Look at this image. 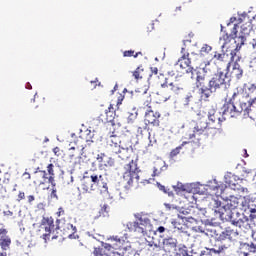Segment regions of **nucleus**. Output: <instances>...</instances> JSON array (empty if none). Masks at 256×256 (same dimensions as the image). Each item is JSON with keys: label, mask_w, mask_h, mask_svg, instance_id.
I'll return each instance as SVG.
<instances>
[{"label": "nucleus", "mask_w": 256, "mask_h": 256, "mask_svg": "<svg viewBox=\"0 0 256 256\" xmlns=\"http://www.w3.org/2000/svg\"><path fill=\"white\" fill-rule=\"evenodd\" d=\"M107 139V146L111 153L118 155L119 159L122 161H127L124 165L123 179L128 187H133L135 183L139 185V166H137V159L133 155V151L129 150V145L125 142L127 139L125 136H118L115 131L112 132Z\"/></svg>", "instance_id": "f257e3e1"}, {"label": "nucleus", "mask_w": 256, "mask_h": 256, "mask_svg": "<svg viewBox=\"0 0 256 256\" xmlns=\"http://www.w3.org/2000/svg\"><path fill=\"white\" fill-rule=\"evenodd\" d=\"M250 203V196H230V198L224 200L223 203H221V201H215L216 208L214 213H216V215H220L221 213H227V211H235V209H240V211H247V209H249Z\"/></svg>", "instance_id": "f03ea898"}, {"label": "nucleus", "mask_w": 256, "mask_h": 256, "mask_svg": "<svg viewBox=\"0 0 256 256\" xmlns=\"http://www.w3.org/2000/svg\"><path fill=\"white\" fill-rule=\"evenodd\" d=\"M141 95L140 102L144 105L143 109L145 110L144 123L148 127H161V112L153 111L151 106V95L147 93V89L139 91Z\"/></svg>", "instance_id": "7ed1b4c3"}, {"label": "nucleus", "mask_w": 256, "mask_h": 256, "mask_svg": "<svg viewBox=\"0 0 256 256\" xmlns=\"http://www.w3.org/2000/svg\"><path fill=\"white\" fill-rule=\"evenodd\" d=\"M205 118H195L194 121H196V125L193 129V131H190L186 134V139H195L197 135H203L205 133L207 137H210L211 139H215L216 137H219L221 135V129L217 127L211 126L207 121H203Z\"/></svg>", "instance_id": "20e7f679"}, {"label": "nucleus", "mask_w": 256, "mask_h": 256, "mask_svg": "<svg viewBox=\"0 0 256 256\" xmlns=\"http://www.w3.org/2000/svg\"><path fill=\"white\" fill-rule=\"evenodd\" d=\"M108 251H116L118 255H125V251L131 249V243L129 242V234L127 232L119 233L116 236H112L109 239V243H103L102 245Z\"/></svg>", "instance_id": "39448f33"}, {"label": "nucleus", "mask_w": 256, "mask_h": 256, "mask_svg": "<svg viewBox=\"0 0 256 256\" xmlns=\"http://www.w3.org/2000/svg\"><path fill=\"white\" fill-rule=\"evenodd\" d=\"M59 225H55V219L51 216H44L40 222L39 233L45 243L51 239V235L58 231Z\"/></svg>", "instance_id": "423d86ee"}, {"label": "nucleus", "mask_w": 256, "mask_h": 256, "mask_svg": "<svg viewBox=\"0 0 256 256\" xmlns=\"http://www.w3.org/2000/svg\"><path fill=\"white\" fill-rule=\"evenodd\" d=\"M101 185L105 187V184H103V176L91 174L90 176L83 177L80 189L83 193H91V191L99 189Z\"/></svg>", "instance_id": "0eeeda50"}, {"label": "nucleus", "mask_w": 256, "mask_h": 256, "mask_svg": "<svg viewBox=\"0 0 256 256\" xmlns=\"http://www.w3.org/2000/svg\"><path fill=\"white\" fill-rule=\"evenodd\" d=\"M218 217L221 219V221H230L232 225L240 228L245 227V223L249 221L247 217L241 215V213H235L233 211L220 212V214H218Z\"/></svg>", "instance_id": "6e6552de"}, {"label": "nucleus", "mask_w": 256, "mask_h": 256, "mask_svg": "<svg viewBox=\"0 0 256 256\" xmlns=\"http://www.w3.org/2000/svg\"><path fill=\"white\" fill-rule=\"evenodd\" d=\"M186 73L190 74L191 79H195V85L197 89L207 87V71H205V68L189 67L186 70Z\"/></svg>", "instance_id": "1a4fd4ad"}, {"label": "nucleus", "mask_w": 256, "mask_h": 256, "mask_svg": "<svg viewBox=\"0 0 256 256\" xmlns=\"http://www.w3.org/2000/svg\"><path fill=\"white\" fill-rule=\"evenodd\" d=\"M208 86H210L211 93H216L219 89L227 87V73L219 69L208 82Z\"/></svg>", "instance_id": "9d476101"}, {"label": "nucleus", "mask_w": 256, "mask_h": 256, "mask_svg": "<svg viewBox=\"0 0 256 256\" xmlns=\"http://www.w3.org/2000/svg\"><path fill=\"white\" fill-rule=\"evenodd\" d=\"M235 97H237V93H234L232 97L227 96L225 98V102L221 108L223 115H228L233 118L239 117V108H237V104L233 102L235 101Z\"/></svg>", "instance_id": "9b49d317"}, {"label": "nucleus", "mask_w": 256, "mask_h": 256, "mask_svg": "<svg viewBox=\"0 0 256 256\" xmlns=\"http://www.w3.org/2000/svg\"><path fill=\"white\" fill-rule=\"evenodd\" d=\"M253 103H256V97L246 101L240 100L239 103H236V109H239V115L243 113L244 117H249V112L251 111Z\"/></svg>", "instance_id": "f8f14e48"}, {"label": "nucleus", "mask_w": 256, "mask_h": 256, "mask_svg": "<svg viewBox=\"0 0 256 256\" xmlns=\"http://www.w3.org/2000/svg\"><path fill=\"white\" fill-rule=\"evenodd\" d=\"M185 87V79L183 77H176L175 80L168 84V89L173 95H179Z\"/></svg>", "instance_id": "ddd939ff"}, {"label": "nucleus", "mask_w": 256, "mask_h": 256, "mask_svg": "<svg viewBox=\"0 0 256 256\" xmlns=\"http://www.w3.org/2000/svg\"><path fill=\"white\" fill-rule=\"evenodd\" d=\"M105 123H107V127H115V123H113V119H115V107L113 104H110L108 109L105 110L104 115L101 114L99 119H104Z\"/></svg>", "instance_id": "4468645a"}, {"label": "nucleus", "mask_w": 256, "mask_h": 256, "mask_svg": "<svg viewBox=\"0 0 256 256\" xmlns=\"http://www.w3.org/2000/svg\"><path fill=\"white\" fill-rule=\"evenodd\" d=\"M236 37H237V24L234 25L231 34L225 33L220 37L219 41L222 45V48L225 49L227 44L231 43V41H233V39H235Z\"/></svg>", "instance_id": "2eb2a0df"}, {"label": "nucleus", "mask_w": 256, "mask_h": 256, "mask_svg": "<svg viewBox=\"0 0 256 256\" xmlns=\"http://www.w3.org/2000/svg\"><path fill=\"white\" fill-rule=\"evenodd\" d=\"M182 56L178 59V65L181 67V69H189L191 66V58H189V52L185 51V48L181 49Z\"/></svg>", "instance_id": "dca6fc26"}, {"label": "nucleus", "mask_w": 256, "mask_h": 256, "mask_svg": "<svg viewBox=\"0 0 256 256\" xmlns=\"http://www.w3.org/2000/svg\"><path fill=\"white\" fill-rule=\"evenodd\" d=\"M237 235H239V233L237 232V230H233L231 227H227L225 229V231H223L219 236H218V241H225V239H230V241H232V239H235V237H237Z\"/></svg>", "instance_id": "f3484780"}, {"label": "nucleus", "mask_w": 256, "mask_h": 256, "mask_svg": "<svg viewBox=\"0 0 256 256\" xmlns=\"http://www.w3.org/2000/svg\"><path fill=\"white\" fill-rule=\"evenodd\" d=\"M47 181V172L45 170H40L39 168L34 172V185H45Z\"/></svg>", "instance_id": "a211bd4d"}, {"label": "nucleus", "mask_w": 256, "mask_h": 256, "mask_svg": "<svg viewBox=\"0 0 256 256\" xmlns=\"http://www.w3.org/2000/svg\"><path fill=\"white\" fill-rule=\"evenodd\" d=\"M235 43H236V49L231 51L230 55H231V61H235V57H237V51H239V49H241V47H243V45H245V41H247V38H245L244 35H240V36H236L235 37Z\"/></svg>", "instance_id": "6ab92c4d"}, {"label": "nucleus", "mask_w": 256, "mask_h": 256, "mask_svg": "<svg viewBox=\"0 0 256 256\" xmlns=\"http://www.w3.org/2000/svg\"><path fill=\"white\" fill-rule=\"evenodd\" d=\"M97 161L101 163V165H104V167H113V165H115V160L109 158L104 153L98 154Z\"/></svg>", "instance_id": "aec40b11"}, {"label": "nucleus", "mask_w": 256, "mask_h": 256, "mask_svg": "<svg viewBox=\"0 0 256 256\" xmlns=\"http://www.w3.org/2000/svg\"><path fill=\"white\" fill-rule=\"evenodd\" d=\"M236 57L237 58L234 59L235 63L231 71V76L235 79H241L243 77V69H241V66L237 63V61H239V56Z\"/></svg>", "instance_id": "412c9836"}, {"label": "nucleus", "mask_w": 256, "mask_h": 256, "mask_svg": "<svg viewBox=\"0 0 256 256\" xmlns=\"http://www.w3.org/2000/svg\"><path fill=\"white\" fill-rule=\"evenodd\" d=\"M126 227H127L128 231H131L134 233H143L145 231L143 226H141V224H139V222H137V221L128 222L126 224Z\"/></svg>", "instance_id": "4be33fe9"}, {"label": "nucleus", "mask_w": 256, "mask_h": 256, "mask_svg": "<svg viewBox=\"0 0 256 256\" xmlns=\"http://www.w3.org/2000/svg\"><path fill=\"white\" fill-rule=\"evenodd\" d=\"M165 169H167V166H165V162L163 161L156 162L153 167L152 177H159V175H161V173H163Z\"/></svg>", "instance_id": "5701e85b"}, {"label": "nucleus", "mask_w": 256, "mask_h": 256, "mask_svg": "<svg viewBox=\"0 0 256 256\" xmlns=\"http://www.w3.org/2000/svg\"><path fill=\"white\" fill-rule=\"evenodd\" d=\"M94 256H115V252L108 251L105 246L94 248L93 251Z\"/></svg>", "instance_id": "b1692460"}, {"label": "nucleus", "mask_w": 256, "mask_h": 256, "mask_svg": "<svg viewBox=\"0 0 256 256\" xmlns=\"http://www.w3.org/2000/svg\"><path fill=\"white\" fill-rule=\"evenodd\" d=\"M200 99L201 101H209V97H211V86H206L204 88H199Z\"/></svg>", "instance_id": "393cba45"}, {"label": "nucleus", "mask_w": 256, "mask_h": 256, "mask_svg": "<svg viewBox=\"0 0 256 256\" xmlns=\"http://www.w3.org/2000/svg\"><path fill=\"white\" fill-rule=\"evenodd\" d=\"M132 77H134L135 81H140L145 78V69L143 66H138L135 71H132Z\"/></svg>", "instance_id": "a878e982"}, {"label": "nucleus", "mask_w": 256, "mask_h": 256, "mask_svg": "<svg viewBox=\"0 0 256 256\" xmlns=\"http://www.w3.org/2000/svg\"><path fill=\"white\" fill-rule=\"evenodd\" d=\"M196 219H200V221H203V219H207V210L205 208H196L194 210Z\"/></svg>", "instance_id": "bb28decb"}, {"label": "nucleus", "mask_w": 256, "mask_h": 256, "mask_svg": "<svg viewBox=\"0 0 256 256\" xmlns=\"http://www.w3.org/2000/svg\"><path fill=\"white\" fill-rule=\"evenodd\" d=\"M190 142L189 141H184L182 142V144L178 147H176L175 149H173L171 152H170V157L173 158V157H177L179 155V153H181V150L183 149V147H185V145L189 144Z\"/></svg>", "instance_id": "cd10ccee"}, {"label": "nucleus", "mask_w": 256, "mask_h": 256, "mask_svg": "<svg viewBox=\"0 0 256 256\" xmlns=\"http://www.w3.org/2000/svg\"><path fill=\"white\" fill-rule=\"evenodd\" d=\"M149 131H153L150 126L145 125L144 127H138L137 128V136L138 137H145Z\"/></svg>", "instance_id": "c85d7f7f"}, {"label": "nucleus", "mask_w": 256, "mask_h": 256, "mask_svg": "<svg viewBox=\"0 0 256 256\" xmlns=\"http://www.w3.org/2000/svg\"><path fill=\"white\" fill-rule=\"evenodd\" d=\"M9 185V178H5L4 176L0 177V191L3 193H7V186Z\"/></svg>", "instance_id": "c756f323"}, {"label": "nucleus", "mask_w": 256, "mask_h": 256, "mask_svg": "<svg viewBox=\"0 0 256 256\" xmlns=\"http://www.w3.org/2000/svg\"><path fill=\"white\" fill-rule=\"evenodd\" d=\"M208 119L211 121V123H215L218 121L220 123L221 118L217 115V112L215 110H211L208 112Z\"/></svg>", "instance_id": "7c9ffc66"}, {"label": "nucleus", "mask_w": 256, "mask_h": 256, "mask_svg": "<svg viewBox=\"0 0 256 256\" xmlns=\"http://www.w3.org/2000/svg\"><path fill=\"white\" fill-rule=\"evenodd\" d=\"M9 245H11V238H9L7 236H1L0 237V246L2 247V249H7V247H9Z\"/></svg>", "instance_id": "2f4dec72"}, {"label": "nucleus", "mask_w": 256, "mask_h": 256, "mask_svg": "<svg viewBox=\"0 0 256 256\" xmlns=\"http://www.w3.org/2000/svg\"><path fill=\"white\" fill-rule=\"evenodd\" d=\"M164 245H166V247H170L171 249H175V247H177V239L175 238H166L164 239Z\"/></svg>", "instance_id": "473e14b6"}, {"label": "nucleus", "mask_w": 256, "mask_h": 256, "mask_svg": "<svg viewBox=\"0 0 256 256\" xmlns=\"http://www.w3.org/2000/svg\"><path fill=\"white\" fill-rule=\"evenodd\" d=\"M139 55H143L141 52H136L134 50H126L123 52V57H134V59H137Z\"/></svg>", "instance_id": "72a5a7b5"}, {"label": "nucleus", "mask_w": 256, "mask_h": 256, "mask_svg": "<svg viewBox=\"0 0 256 256\" xmlns=\"http://www.w3.org/2000/svg\"><path fill=\"white\" fill-rule=\"evenodd\" d=\"M157 187H158L159 191H163L166 195H168V197H174L173 191H171V189L163 186L160 183H157Z\"/></svg>", "instance_id": "f704fd0d"}, {"label": "nucleus", "mask_w": 256, "mask_h": 256, "mask_svg": "<svg viewBox=\"0 0 256 256\" xmlns=\"http://www.w3.org/2000/svg\"><path fill=\"white\" fill-rule=\"evenodd\" d=\"M152 249V255L153 256H161V251H163V249H161V246L154 244L150 246Z\"/></svg>", "instance_id": "c9c22d12"}, {"label": "nucleus", "mask_w": 256, "mask_h": 256, "mask_svg": "<svg viewBox=\"0 0 256 256\" xmlns=\"http://www.w3.org/2000/svg\"><path fill=\"white\" fill-rule=\"evenodd\" d=\"M227 247L225 245L215 246V248L210 249V253H223Z\"/></svg>", "instance_id": "e433bc0d"}, {"label": "nucleus", "mask_w": 256, "mask_h": 256, "mask_svg": "<svg viewBox=\"0 0 256 256\" xmlns=\"http://www.w3.org/2000/svg\"><path fill=\"white\" fill-rule=\"evenodd\" d=\"M212 50H213V48H212L210 45L204 44V45L202 46L201 50H200V53H201L202 55H205V54H207V53H211Z\"/></svg>", "instance_id": "4c0bfd02"}, {"label": "nucleus", "mask_w": 256, "mask_h": 256, "mask_svg": "<svg viewBox=\"0 0 256 256\" xmlns=\"http://www.w3.org/2000/svg\"><path fill=\"white\" fill-rule=\"evenodd\" d=\"M3 215L6 217V219H15V213H13L11 210L3 211Z\"/></svg>", "instance_id": "58836bf2"}, {"label": "nucleus", "mask_w": 256, "mask_h": 256, "mask_svg": "<svg viewBox=\"0 0 256 256\" xmlns=\"http://www.w3.org/2000/svg\"><path fill=\"white\" fill-rule=\"evenodd\" d=\"M175 256H190L189 252L185 248H179Z\"/></svg>", "instance_id": "ea45409f"}, {"label": "nucleus", "mask_w": 256, "mask_h": 256, "mask_svg": "<svg viewBox=\"0 0 256 256\" xmlns=\"http://www.w3.org/2000/svg\"><path fill=\"white\" fill-rule=\"evenodd\" d=\"M213 59H216V61H223V59H225V53L215 52Z\"/></svg>", "instance_id": "a19ab883"}, {"label": "nucleus", "mask_w": 256, "mask_h": 256, "mask_svg": "<svg viewBox=\"0 0 256 256\" xmlns=\"http://www.w3.org/2000/svg\"><path fill=\"white\" fill-rule=\"evenodd\" d=\"M174 191H176V193H181L183 191H185V185L183 184H177L176 186H173Z\"/></svg>", "instance_id": "79ce46f5"}, {"label": "nucleus", "mask_w": 256, "mask_h": 256, "mask_svg": "<svg viewBox=\"0 0 256 256\" xmlns=\"http://www.w3.org/2000/svg\"><path fill=\"white\" fill-rule=\"evenodd\" d=\"M77 148H75V147H71L70 149H69V158L70 159H76L77 158V153H75V152H73V151H75Z\"/></svg>", "instance_id": "37998d69"}, {"label": "nucleus", "mask_w": 256, "mask_h": 256, "mask_svg": "<svg viewBox=\"0 0 256 256\" xmlns=\"http://www.w3.org/2000/svg\"><path fill=\"white\" fill-rule=\"evenodd\" d=\"M25 200V192L19 191L16 201L18 203H21V201Z\"/></svg>", "instance_id": "c03bdc74"}, {"label": "nucleus", "mask_w": 256, "mask_h": 256, "mask_svg": "<svg viewBox=\"0 0 256 256\" xmlns=\"http://www.w3.org/2000/svg\"><path fill=\"white\" fill-rule=\"evenodd\" d=\"M100 213H102V215H105V213H109V205L104 204L100 210Z\"/></svg>", "instance_id": "a18cd8bd"}, {"label": "nucleus", "mask_w": 256, "mask_h": 256, "mask_svg": "<svg viewBox=\"0 0 256 256\" xmlns=\"http://www.w3.org/2000/svg\"><path fill=\"white\" fill-rule=\"evenodd\" d=\"M54 165L53 164H49L48 166H47V171H48V173H49V175H55V172H54Z\"/></svg>", "instance_id": "49530a36"}, {"label": "nucleus", "mask_w": 256, "mask_h": 256, "mask_svg": "<svg viewBox=\"0 0 256 256\" xmlns=\"http://www.w3.org/2000/svg\"><path fill=\"white\" fill-rule=\"evenodd\" d=\"M22 179H23L24 181H29V180H31V174H30L29 172H24V173L22 174Z\"/></svg>", "instance_id": "de8ad7c7"}, {"label": "nucleus", "mask_w": 256, "mask_h": 256, "mask_svg": "<svg viewBox=\"0 0 256 256\" xmlns=\"http://www.w3.org/2000/svg\"><path fill=\"white\" fill-rule=\"evenodd\" d=\"M50 196L52 199H57V188H55V186H52V191Z\"/></svg>", "instance_id": "09e8293b"}, {"label": "nucleus", "mask_w": 256, "mask_h": 256, "mask_svg": "<svg viewBox=\"0 0 256 256\" xmlns=\"http://www.w3.org/2000/svg\"><path fill=\"white\" fill-rule=\"evenodd\" d=\"M191 99H193V96H186L183 99V105H189V103H191Z\"/></svg>", "instance_id": "8fccbe9b"}, {"label": "nucleus", "mask_w": 256, "mask_h": 256, "mask_svg": "<svg viewBox=\"0 0 256 256\" xmlns=\"http://www.w3.org/2000/svg\"><path fill=\"white\" fill-rule=\"evenodd\" d=\"M48 179V182L51 183L52 187H55V175H50Z\"/></svg>", "instance_id": "3c124183"}, {"label": "nucleus", "mask_w": 256, "mask_h": 256, "mask_svg": "<svg viewBox=\"0 0 256 256\" xmlns=\"http://www.w3.org/2000/svg\"><path fill=\"white\" fill-rule=\"evenodd\" d=\"M53 153H54V155H56V157H60V155H61V149H60L59 147H55V148L53 149Z\"/></svg>", "instance_id": "603ef678"}, {"label": "nucleus", "mask_w": 256, "mask_h": 256, "mask_svg": "<svg viewBox=\"0 0 256 256\" xmlns=\"http://www.w3.org/2000/svg\"><path fill=\"white\" fill-rule=\"evenodd\" d=\"M57 217H61L62 215H65V210L63 207H60L56 213Z\"/></svg>", "instance_id": "864d4df0"}, {"label": "nucleus", "mask_w": 256, "mask_h": 256, "mask_svg": "<svg viewBox=\"0 0 256 256\" xmlns=\"http://www.w3.org/2000/svg\"><path fill=\"white\" fill-rule=\"evenodd\" d=\"M150 71L152 75H158L159 74V69L157 67H151Z\"/></svg>", "instance_id": "5fc2aeb1"}, {"label": "nucleus", "mask_w": 256, "mask_h": 256, "mask_svg": "<svg viewBox=\"0 0 256 256\" xmlns=\"http://www.w3.org/2000/svg\"><path fill=\"white\" fill-rule=\"evenodd\" d=\"M91 85H92V89H95V87H97L98 83H99V79H95L93 81L90 82Z\"/></svg>", "instance_id": "6e6d98bb"}, {"label": "nucleus", "mask_w": 256, "mask_h": 256, "mask_svg": "<svg viewBox=\"0 0 256 256\" xmlns=\"http://www.w3.org/2000/svg\"><path fill=\"white\" fill-rule=\"evenodd\" d=\"M250 213H251V214H250V219H252V220H253V219H256V215H255V214H256V210H255V209H251V210H250Z\"/></svg>", "instance_id": "4d7b16f0"}, {"label": "nucleus", "mask_w": 256, "mask_h": 256, "mask_svg": "<svg viewBox=\"0 0 256 256\" xmlns=\"http://www.w3.org/2000/svg\"><path fill=\"white\" fill-rule=\"evenodd\" d=\"M138 221L140 227L145 226V224L147 223V221L141 217L138 219Z\"/></svg>", "instance_id": "13d9d810"}, {"label": "nucleus", "mask_w": 256, "mask_h": 256, "mask_svg": "<svg viewBox=\"0 0 256 256\" xmlns=\"http://www.w3.org/2000/svg\"><path fill=\"white\" fill-rule=\"evenodd\" d=\"M28 203L31 205L33 201H35V196L29 195L27 196Z\"/></svg>", "instance_id": "bf43d9fd"}, {"label": "nucleus", "mask_w": 256, "mask_h": 256, "mask_svg": "<svg viewBox=\"0 0 256 256\" xmlns=\"http://www.w3.org/2000/svg\"><path fill=\"white\" fill-rule=\"evenodd\" d=\"M88 135H89V137L86 138V142L89 143V141H90L91 143H93V140H91V139H93V136H91V131H89Z\"/></svg>", "instance_id": "052dcab7"}, {"label": "nucleus", "mask_w": 256, "mask_h": 256, "mask_svg": "<svg viewBox=\"0 0 256 256\" xmlns=\"http://www.w3.org/2000/svg\"><path fill=\"white\" fill-rule=\"evenodd\" d=\"M157 231H158V233H165V227L159 226Z\"/></svg>", "instance_id": "680f3d73"}, {"label": "nucleus", "mask_w": 256, "mask_h": 256, "mask_svg": "<svg viewBox=\"0 0 256 256\" xmlns=\"http://www.w3.org/2000/svg\"><path fill=\"white\" fill-rule=\"evenodd\" d=\"M67 229H72V231H75V227H73V224H66Z\"/></svg>", "instance_id": "e2e57ef3"}, {"label": "nucleus", "mask_w": 256, "mask_h": 256, "mask_svg": "<svg viewBox=\"0 0 256 256\" xmlns=\"http://www.w3.org/2000/svg\"><path fill=\"white\" fill-rule=\"evenodd\" d=\"M133 121H135V118H127L128 123H133Z\"/></svg>", "instance_id": "0e129e2a"}, {"label": "nucleus", "mask_w": 256, "mask_h": 256, "mask_svg": "<svg viewBox=\"0 0 256 256\" xmlns=\"http://www.w3.org/2000/svg\"><path fill=\"white\" fill-rule=\"evenodd\" d=\"M242 193H249V190L247 188H242Z\"/></svg>", "instance_id": "69168bd1"}, {"label": "nucleus", "mask_w": 256, "mask_h": 256, "mask_svg": "<svg viewBox=\"0 0 256 256\" xmlns=\"http://www.w3.org/2000/svg\"><path fill=\"white\" fill-rule=\"evenodd\" d=\"M250 249H254V251H256V244H252V245L250 246Z\"/></svg>", "instance_id": "338daca9"}, {"label": "nucleus", "mask_w": 256, "mask_h": 256, "mask_svg": "<svg viewBox=\"0 0 256 256\" xmlns=\"http://www.w3.org/2000/svg\"><path fill=\"white\" fill-rule=\"evenodd\" d=\"M251 89H253V91H256V86L252 85Z\"/></svg>", "instance_id": "774afa93"}]
</instances>
